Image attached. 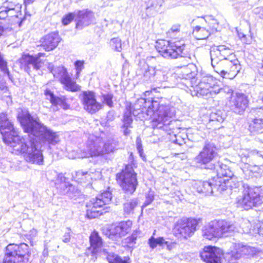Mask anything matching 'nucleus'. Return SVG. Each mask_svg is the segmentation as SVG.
Wrapping results in <instances>:
<instances>
[{
  "label": "nucleus",
  "instance_id": "1",
  "mask_svg": "<svg viewBox=\"0 0 263 263\" xmlns=\"http://www.w3.org/2000/svg\"><path fill=\"white\" fill-rule=\"evenodd\" d=\"M0 132L4 142L12 148V153L23 156L29 163L43 165L44 156L38 144L30 135L21 136L5 113L0 114Z\"/></svg>",
  "mask_w": 263,
  "mask_h": 263
},
{
  "label": "nucleus",
  "instance_id": "2",
  "mask_svg": "<svg viewBox=\"0 0 263 263\" xmlns=\"http://www.w3.org/2000/svg\"><path fill=\"white\" fill-rule=\"evenodd\" d=\"M132 115L147 119L152 118L153 125L158 128L166 127L170 124L175 116L176 110L174 107L169 105L160 104L156 100H147L144 98L137 99L132 107Z\"/></svg>",
  "mask_w": 263,
  "mask_h": 263
},
{
  "label": "nucleus",
  "instance_id": "3",
  "mask_svg": "<svg viewBox=\"0 0 263 263\" xmlns=\"http://www.w3.org/2000/svg\"><path fill=\"white\" fill-rule=\"evenodd\" d=\"M210 55L214 71L223 78L234 79L241 68L233 50L225 45L212 46Z\"/></svg>",
  "mask_w": 263,
  "mask_h": 263
},
{
  "label": "nucleus",
  "instance_id": "4",
  "mask_svg": "<svg viewBox=\"0 0 263 263\" xmlns=\"http://www.w3.org/2000/svg\"><path fill=\"white\" fill-rule=\"evenodd\" d=\"M20 122L24 132L28 133L36 141L42 153L39 144L33 136L38 137L44 144L49 147L54 146L60 142L59 135L57 132L44 125L39 120L33 119L29 114L22 117Z\"/></svg>",
  "mask_w": 263,
  "mask_h": 263
},
{
  "label": "nucleus",
  "instance_id": "5",
  "mask_svg": "<svg viewBox=\"0 0 263 263\" xmlns=\"http://www.w3.org/2000/svg\"><path fill=\"white\" fill-rule=\"evenodd\" d=\"M115 144L110 141L104 143L102 139L93 135L88 138L86 148L81 150L79 158H84L89 157L99 156L104 153H109L113 152Z\"/></svg>",
  "mask_w": 263,
  "mask_h": 263
},
{
  "label": "nucleus",
  "instance_id": "6",
  "mask_svg": "<svg viewBox=\"0 0 263 263\" xmlns=\"http://www.w3.org/2000/svg\"><path fill=\"white\" fill-rule=\"evenodd\" d=\"M137 73L141 76L143 81L159 84L167 80L168 72L166 68L149 66L145 61H142L139 64Z\"/></svg>",
  "mask_w": 263,
  "mask_h": 263
},
{
  "label": "nucleus",
  "instance_id": "7",
  "mask_svg": "<svg viewBox=\"0 0 263 263\" xmlns=\"http://www.w3.org/2000/svg\"><path fill=\"white\" fill-rule=\"evenodd\" d=\"M218 155L217 148L213 143L205 142L202 150L194 158L198 167L204 169L215 170L214 161Z\"/></svg>",
  "mask_w": 263,
  "mask_h": 263
},
{
  "label": "nucleus",
  "instance_id": "8",
  "mask_svg": "<svg viewBox=\"0 0 263 263\" xmlns=\"http://www.w3.org/2000/svg\"><path fill=\"white\" fill-rule=\"evenodd\" d=\"M156 48L164 58L176 59L179 56L184 55L183 51L185 48V44L182 41L159 40L156 43Z\"/></svg>",
  "mask_w": 263,
  "mask_h": 263
},
{
  "label": "nucleus",
  "instance_id": "9",
  "mask_svg": "<svg viewBox=\"0 0 263 263\" xmlns=\"http://www.w3.org/2000/svg\"><path fill=\"white\" fill-rule=\"evenodd\" d=\"M236 203L238 208L245 210L260 205L262 203V201L259 188L244 186L242 195L237 198Z\"/></svg>",
  "mask_w": 263,
  "mask_h": 263
},
{
  "label": "nucleus",
  "instance_id": "10",
  "mask_svg": "<svg viewBox=\"0 0 263 263\" xmlns=\"http://www.w3.org/2000/svg\"><path fill=\"white\" fill-rule=\"evenodd\" d=\"M29 256V246L27 244L10 243L6 248L3 263H25Z\"/></svg>",
  "mask_w": 263,
  "mask_h": 263
},
{
  "label": "nucleus",
  "instance_id": "11",
  "mask_svg": "<svg viewBox=\"0 0 263 263\" xmlns=\"http://www.w3.org/2000/svg\"><path fill=\"white\" fill-rule=\"evenodd\" d=\"M192 87L193 89L191 90L192 96L213 97L223 91L217 84L216 80L211 76L203 77L197 85Z\"/></svg>",
  "mask_w": 263,
  "mask_h": 263
},
{
  "label": "nucleus",
  "instance_id": "12",
  "mask_svg": "<svg viewBox=\"0 0 263 263\" xmlns=\"http://www.w3.org/2000/svg\"><path fill=\"white\" fill-rule=\"evenodd\" d=\"M116 179L122 190L127 194H133L138 185L137 174L130 164L126 165L116 175Z\"/></svg>",
  "mask_w": 263,
  "mask_h": 263
},
{
  "label": "nucleus",
  "instance_id": "13",
  "mask_svg": "<svg viewBox=\"0 0 263 263\" xmlns=\"http://www.w3.org/2000/svg\"><path fill=\"white\" fill-rule=\"evenodd\" d=\"M235 227L233 224L224 220L211 221L203 230V235L208 239L221 237L226 233L234 231Z\"/></svg>",
  "mask_w": 263,
  "mask_h": 263
},
{
  "label": "nucleus",
  "instance_id": "14",
  "mask_svg": "<svg viewBox=\"0 0 263 263\" xmlns=\"http://www.w3.org/2000/svg\"><path fill=\"white\" fill-rule=\"evenodd\" d=\"M111 199V194L108 191L91 199L87 204L86 215L89 219L95 218L102 214V208L108 204Z\"/></svg>",
  "mask_w": 263,
  "mask_h": 263
},
{
  "label": "nucleus",
  "instance_id": "15",
  "mask_svg": "<svg viewBox=\"0 0 263 263\" xmlns=\"http://www.w3.org/2000/svg\"><path fill=\"white\" fill-rule=\"evenodd\" d=\"M48 68L54 77L59 79L60 82L64 85L65 89L72 92H77L80 90V86L72 80L64 67L60 66L54 68L53 65L49 64Z\"/></svg>",
  "mask_w": 263,
  "mask_h": 263
},
{
  "label": "nucleus",
  "instance_id": "16",
  "mask_svg": "<svg viewBox=\"0 0 263 263\" xmlns=\"http://www.w3.org/2000/svg\"><path fill=\"white\" fill-rule=\"evenodd\" d=\"M215 169L217 172V176L215 177L216 180H222L221 184L227 185L226 190L228 189L232 190L233 188H237L238 186L239 182L236 180V178L234 177L233 173L228 166L219 162L218 165H215ZM219 183L220 184V183Z\"/></svg>",
  "mask_w": 263,
  "mask_h": 263
},
{
  "label": "nucleus",
  "instance_id": "17",
  "mask_svg": "<svg viewBox=\"0 0 263 263\" xmlns=\"http://www.w3.org/2000/svg\"><path fill=\"white\" fill-rule=\"evenodd\" d=\"M222 180H216L215 177H213L208 181H198L194 184L195 188L199 193L204 194L205 195H211L215 192L221 193L226 190V185L219 184Z\"/></svg>",
  "mask_w": 263,
  "mask_h": 263
},
{
  "label": "nucleus",
  "instance_id": "18",
  "mask_svg": "<svg viewBox=\"0 0 263 263\" xmlns=\"http://www.w3.org/2000/svg\"><path fill=\"white\" fill-rule=\"evenodd\" d=\"M22 4L18 0H6L0 7V19L15 17L22 20Z\"/></svg>",
  "mask_w": 263,
  "mask_h": 263
},
{
  "label": "nucleus",
  "instance_id": "19",
  "mask_svg": "<svg viewBox=\"0 0 263 263\" xmlns=\"http://www.w3.org/2000/svg\"><path fill=\"white\" fill-rule=\"evenodd\" d=\"M259 252V251L254 247L244 246L240 243L235 245V249L228 255V260L229 263H237L236 260L241 257L245 256L247 258L254 257Z\"/></svg>",
  "mask_w": 263,
  "mask_h": 263
},
{
  "label": "nucleus",
  "instance_id": "20",
  "mask_svg": "<svg viewBox=\"0 0 263 263\" xmlns=\"http://www.w3.org/2000/svg\"><path fill=\"white\" fill-rule=\"evenodd\" d=\"M198 221L195 219H181L178 221L174 230L180 237L187 238L191 237L196 230Z\"/></svg>",
  "mask_w": 263,
  "mask_h": 263
},
{
  "label": "nucleus",
  "instance_id": "21",
  "mask_svg": "<svg viewBox=\"0 0 263 263\" xmlns=\"http://www.w3.org/2000/svg\"><path fill=\"white\" fill-rule=\"evenodd\" d=\"M82 101L84 109L91 114L96 113L102 107V105L97 101L95 94L92 91H84L82 94Z\"/></svg>",
  "mask_w": 263,
  "mask_h": 263
},
{
  "label": "nucleus",
  "instance_id": "22",
  "mask_svg": "<svg viewBox=\"0 0 263 263\" xmlns=\"http://www.w3.org/2000/svg\"><path fill=\"white\" fill-rule=\"evenodd\" d=\"M223 251L215 247H205L203 251L201 253L200 257L206 263H221Z\"/></svg>",
  "mask_w": 263,
  "mask_h": 263
},
{
  "label": "nucleus",
  "instance_id": "23",
  "mask_svg": "<svg viewBox=\"0 0 263 263\" xmlns=\"http://www.w3.org/2000/svg\"><path fill=\"white\" fill-rule=\"evenodd\" d=\"M61 41L58 33L53 32L43 36L41 40V46L46 51L54 50Z\"/></svg>",
  "mask_w": 263,
  "mask_h": 263
},
{
  "label": "nucleus",
  "instance_id": "24",
  "mask_svg": "<svg viewBox=\"0 0 263 263\" xmlns=\"http://www.w3.org/2000/svg\"><path fill=\"white\" fill-rule=\"evenodd\" d=\"M230 104L231 108L234 112L240 114L247 107L248 100L244 94L236 93L231 98Z\"/></svg>",
  "mask_w": 263,
  "mask_h": 263
},
{
  "label": "nucleus",
  "instance_id": "25",
  "mask_svg": "<svg viewBox=\"0 0 263 263\" xmlns=\"http://www.w3.org/2000/svg\"><path fill=\"white\" fill-rule=\"evenodd\" d=\"M76 28L81 30L95 21L94 14L91 11L83 10L77 12Z\"/></svg>",
  "mask_w": 263,
  "mask_h": 263
},
{
  "label": "nucleus",
  "instance_id": "26",
  "mask_svg": "<svg viewBox=\"0 0 263 263\" xmlns=\"http://www.w3.org/2000/svg\"><path fill=\"white\" fill-rule=\"evenodd\" d=\"M47 99L49 100L51 104L50 109L52 111H57L60 108L66 109L68 108V105L66 102L64 97H56L50 90H46L44 92Z\"/></svg>",
  "mask_w": 263,
  "mask_h": 263
},
{
  "label": "nucleus",
  "instance_id": "27",
  "mask_svg": "<svg viewBox=\"0 0 263 263\" xmlns=\"http://www.w3.org/2000/svg\"><path fill=\"white\" fill-rule=\"evenodd\" d=\"M45 56L44 53L40 52L35 56L26 55L23 58V61L26 65V70L29 73L31 69L39 70L42 66V62L40 58Z\"/></svg>",
  "mask_w": 263,
  "mask_h": 263
},
{
  "label": "nucleus",
  "instance_id": "28",
  "mask_svg": "<svg viewBox=\"0 0 263 263\" xmlns=\"http://www.w3.org/2000/svg\"><path fill=\"white\" fill-rule=\"evenodd\" d=\"M132 225L131 221L121 222L110 230V234L116 237H122L130 231Z\"/></svg>",
  "mask_w": 263,
  "mask_h": 263
},
{
  "label": "nucleus",
  "instance_id": "29",
  "mask_svg": "<svg viewBox=\"0 0 263 263\" xmlns=\"http://www.w3.org/2000/svg\"><path fill=\"white\" fill-rule=\"evenodd\" d=\"M73 177L79 183H90L93 177V174L91 172L79 170L75 172Z\"/></svg>",
  "mask_w": 263,
  "mask_h": 263
},
{
  "label": "nucleus",
  "instance_id": "30",
  "mask_svg": "<svg viewBox=\"0 0 263 263\" xmlns=\"http://www.w3.org/2000/svg\"><path fill=\"white\" fill-rule=\"evenodd\" d=\"M249 123V130L253 134H260L263 133V118H251Z\"/></svg>",
  "mask_w": 263,
  "mask_h": 263
},
{
  "label": "nucleus",
  "instance_id": "31",
  "mask_svg": "<svg viewBox=\"0 0 263 263\" xmlns=\"http://www.w3.org/2000/svg\"><path fill=\"white\" fill-rule=\"evenodd\" d=\"M123 124L122 125V129L124 135L127 136L130 133V130L128 129L132 127V124L133 123V118L132 116L131 109L127 108L124 112L123 118Z\"/></svg>",
  "mask_w": 263,
  "mask_h": 263
},
{
  "label": "nucleus",
  "instance_id": "32",
  "mask_svg": "<svg viewBox=\"0 0 263 263\" xmlns=\"http://www.w3.org/2000/svg\"><path fill=\"white\" fill-rule=\"evenodd\" d=\"M182 77L185 79H193L197 74V68L195 65L189 64L181 67Z\"/></svg>",
  "mask_w": 263,
  "mask_h": 263
},
{
  "label": "nucleus",
  "instance_id": "33",
  "mask_svg": "<svg viewBox=\"0 0 263 263\" xmlns=\"http://www.w3.org/2000/svg\"><path fill=\"white\" fill-rule=\"evenodd\" d=\"M138 204V200L136 198L127 200L123 204L124 214L126 216L133 214Z\"/></svg>",
  "mask_w": 263,
  "mask_h": 263
},
{
  "label": "nucleus",
  "instance_id": "34",
  "mask_svg": "<svg viewBox=\"0 0 263 263\" xmlns=\"http://www.w3.org/2000/svg\"><path fill=\"white\" fill-rule=\"evenodd\" d=\"M210 34L211 30L199 26H196L193 31V34L197 40L206 39Z\"/></svg>",
  "mask_w": 263,
  "mask_h": 263
},
{
  "label": "nucleus",
  "instance_id": "35",
  "mask_svg": "<svg viewBox=\"0 0 263 263\" xmlns=\"http://www.w3.org/2000/svg\"><path fill=\"white\" fill-rule=\"evenodd\" d=\"M168 242L163 237L155 238L153 236H151L148 240V243L152 249L156 248L157 246L163 248L166 247Z\"/></svg>",
  "mask_w": 263,
  "mask_h": 263
},
{
  "label": "nucleus",
  "instance_id": "36",
  "mask_svg": "<svg viewBox=\"0 0 263 263\" xmlns=\"http://www.w3.org/2000/svg\"><path fill=\"white\" fill-rule=\"evenodd\" d=\"M59 181L62 186L65 187L63 191L64 194H67L70 197V192L74 190V186L68 182L66 181V178L62 174L59 175L58 177L57 182L59 183Z\"/></svg>",
  "mask_w": 263,
  "mask_h": 263
},
{
  "label": "nucleus",
  "instance_id": "37",
  "mask_svg": "<svg viewBox=\"0 0 263 263\" xmlns=\"http://www.w3.org/2000/svg\"><path fill=\"white\" fill-rule=\"evenodd\" d=\"M89 241L91 247L94 249L100 248L102 244V239L96 231H93L89 237Z\"/></svg>",
  "mask_w": 263,
  "mask_h": 263
},
{
  "label": "nucleus",
  "instance_id": "38",
  "mask_svg": "<svg viewBox=\"0 0 263 263\" xmlns=\"http://www.w3.org/2000/svg\"><path fill=\"white\" fill-rule=\"evenodd\" d=\"M204 21L209 25L210 29L212 31L217 30L218 26V22L212 15H207L204 17Z\"/></svg>",
  "mask_w": 263,
  "mask_h": 263
},
{
  "label": "nucleus",
  "instance_id": "39",
  "mask_svg": "<svg viewBox=\"0 0 263 263\" xmlns=\"http://www.w3.org/2000/svg\"><path fill=\"white\" fill-rule=\"evenodd\" d=\"M224 115L221 111H218L216 112H212L210 114V121L222 123L224 121Z\"/></svg>",
  "mask_w": 263,
  "mask_h": 263
},
{
  "label": "nucleus",
  "instance_id": "40",
  "mask_svg": "<svg viewBox=\"0 0 263 263\" xmlns=\"http://www.w3.org/2000/svg\"><path fill=\"white\" fill-rule=\"evenodd\" d=\"M163 4V0H149L146 4V11H148V9L150 8H153L157 10L161 7Z\"/></svg>",
  "mask_w": 263,
  "mask_h": 263
},
{
  "label": "nucleus",
  "instance_id": "41",
  "mask_svg": "<svg viewBox=\"0 0 263 263\" xmlns=\"http://www.w3.org/2000/svg\"><path fill=\"white\" fill-rule=\"evenodd\" d=\"M107 259L109 263H127L125 259H123L121 257L115 254H108Z\"/></svg>",
  "mask_w": 263,
  "mask_h": 263
},
{
  "label": "nucleus",
  "instance_id": "42",
  "mask_svg": "<svg viewBox=\"0 0 263 263\" xmlns=\"http://www.w3.org/2000/svg\"><path fill=\"white\" fill-rule=\"evenodd\" d=\"M250 119L251 118H261L263 116V107L252 108L249 114Z\"/></svg>",
  "mask_w": 263,
  "mask_h": 263
},
{
  "label": "nucleus",
  "instance_id": "43",
  "mask_svg": "<svg viewBox=\"0 0 263 263\" xmlns=\"http://www.w3.org/2000/svg\"><path fill=\"white\" fill-rule=\"evenodd\" d=\"M110 44L115 50L120 52L122 50L121 40L118 38H113L110 41Z\"/></svg>",
  "mask_w": 263,
  "mask_h": 263
},
{
  "label": "nucleus",
  "instance_id": "44",
  "mask_svg": "<svg viewBox=\"0 0 263 263\" xmlns=\"http://www.w3.org/2000/svg\"><path fill=\"white\" fill-rule=\"evenodd\" d=\"M176 139L174 140V142L182 145L186 143L187 140V135L185 133H180L177 135H175Z\"/></svg>",
  "mask_w": 263,
  "mask_h": 263
},
{
  "label": "nucleus",
  "instance_id": "45",
  "mask_svg": "<svg viewBox=\"0 0 263 263\" xmlns=\"http://www.w3.org/2000/svg\"><path fill=\"white\" fill-rule=\"evenodd\" d=\"M102 97L104 104H105L109 107H113V102L112 101L113 95L111 93L103 94Z\"/></svg>",
  "mask_w": 263,
  "mask_h": 263
},
{
  "label": "nucleus",
  "instance_id": "46",
  "mask_svg": "<svg viewBox=\"0 0 263 263\" xmlns=\"http://www.w3.org/2000/svg\"><path fill=\"white\" fill-rule=\"evenodd\" d=\"M141 234V231L139 230L135 231L132 235L126 238L127 242L129 244H135L137 238L140 237Z\"/></svg>",
  "mask_w": 263,
  "mask_h": 263
},
{
  "label": "nucleus",
  "instance_id": "47",
  "mask_svg": "<svg viewBox=\"0 0 263 263\" xmlns=\"http://www.w3.org/2000/svg\"><path fill=\"white\" fill-rule=\"evenodd\" d=\"M77 16V12L69 13L62 18V23L64 25H68Z\"/></svg>",
  "mask_w": 263,
  "mask_h": 263
},
{
  "label": "nucleus",
  "instance_id": "48",
  "mask_svg": "<svg viewBox=\"0 0 263 263\" xmlns=\"http://www.w3.org/2000/svg\"><path fill=\"white\" fill-rule=\"evenodd\" d=\"M74 66L76 70V74L78 77H79L82 70L84 68V61H77L74 63Z\"/></svg>",
  "mask_w": 263,
  "mask_h": 263
},
{
  "label": "nucleus",
  "instance_id": "49",
  "mask_svg": "<svg viewBox=\"0 0 263 263\" xmlns=\"http://www.w3.org/2000/svg\"><path fill=\"white\" fill-rule=\"evenodd\" d=\"M136 145L137 149L138 151V153L142 158H144V154H143V149L142 148V145L141 142V140L139 137L137 138L136 139Z\"/></svg>",
  "mask_w": 263,
  "mask_h": 263
},
{
  "label": "nucleus",
  "instance_id": "50",
  "mask_svg": "<svg viewBox=\"0 0 263 263\" xmlns=\"http://www.w3.org/2000/svg\"><path fill=\"white\" fill-rule=\"evenodd\" d=\"M237 34L239 38L243 43L245 44H250L251 43V39L249 37H247L243 33L237 31Z\"/></svg>",
  "mask_w": 263,
  "mask_h": 263
},
{
  "label": "nucleus",
  "instance_id": "51",
  "mask_svg": "<svg viewBox=\"0 0 263 263\" xmlns=\"http://www.w3.org/2000/svg\"><path fill=\"white\" fill-rule=\"evenodd\" d=\"M71 239V230L67 228L63 236L62 241L64 243H68L70 242Z\"/></svg>",
  "mask_w": 263,
  "mask_h": 263
},
{
  "label": "nucleus",
  "instance_id": "52",
  "mask_svg": "<svg viewBox=\"0 0 263 263\" xmlns=\"http://www.w3.org/2000/svg\"><path fill=\"white\" fill-rule=\"evenodd\" d=\"M154 200V195L153 194L149 193L146 197V200L142 206V208L143 206H146L149 204H150L152 201Z\"/></svg>",
  "mask_w": 263,
  "mask_h": 263
},
{
  "label": "nucleus",
  "instance_id": "53",
  "mask_svg": "<svg viewBox=\"0 0 263 263\" xmlns=\"http://www.w3.org/2000/svg\"><path fill=\"white\" fill-rule=\"evenodd\" d=\"M255 155H256L259 157H262V155L261 153L255 149L249 151L246 156L248 157H250Z\"/></svg>",
  "mask_w": 263,
  "mask_h": 263
},
{
  "label": "nucleus",
  "instance_id": "54",
  "mask_svg": "<svg viewBox=\"0 0 263 263\" xmlns=\"http://www.w3.org/2000/svg\"><path fill=\"white\" fill-rule=\"evenodd\" d=\"M180 30V26L176 25H174L172 27V28L168 30V33L171 35V33L179 32Z\"/></svg>",
  "mask_w": 263,
  "mask_h": 263
},
{
  "label": "nucleus",
  "instance_id": "55",
  "mask_svg": "<svg viewBox=\"0 0 263 263\" xmlns=\"http://www.w3.org/2000/svg\"><path fill=\"white\" fill-rule=\"evenodd\" d=\"M176 243L175 242H168L167 245L166 246V249L171 251L176 246Z\"/></svg>",
  "mask_w": 263,
  "mask_h": 263
},
{
  "label": "nucleus",
  "instance_id": "56",
  "mask_svg": "<svg viewBox=\"0 0 263 263\" xmlns=\"http://www.w3.org/2000/svg\"><path fill=\"white\" fill-rule=\"evenodd\" d=\"M258 233L260 235L263 236V221L259 223V226L258 228Z\"/></svg>",
  "mask_w": 263,
  "mask_h": 263
},
{
  "label": "nucleus",
  "instance_id": "57",
  "mask_svg": "<svg viewBox=\"0 0 263 263\" xmlns=\"http://www.w3.org/2000/svg\"><path fill=\"white\" fill-rule=\"evenodd\" d=\"M107 121H112L114 119V113L111 111L108 112L107 116Z\"/></svg>",
  "mask_w": 263,
  "mask_h": 263
},
{
  "label": "nucleus",
  "instance_id": "58",
  "mask_svg": "<svg viewBox=\"0 0 263 263\" xmlns=\"http://www.w3.org/2000/svg\"><path fill=\"white\" fill-rule=\"evenodd\" d=\"M34 2H35L34 0H24V4L26 8L28 5L33 4Z\"/></svg>",
  "mask_w": 263,
  "mask_h": 263
},
{
  "label": "nucleus",
  "instance_id": "59",
  "mask_svg": "<svg viewBox=\"0 0 263 263\" xmlns=\"http://www.w3.org/2000/svg\"><path fill=\"white\" fill-rule=\"evenodd\" d=\"M55 184H56V185H57V187L58 189H59L60 190L62 194H64L63 191V190L65 189V187L62 186L61 185V184H59V183H58V182H56V183H55Z\"/></svg>",
  "mask_w": 263,
  "mask_h": 263
},
{
  "label": "nucleus",
  "instance_id": "60",
  "mask_svg": "<svg viewBox=\"0 0 263 263\" xmlns=\"http://www.w3.org/2000/svg\"><path fill=\"white\" fill-rule=\"evenodd\" d=\"M0 90L5 92L8 91V88L5 84H0Z\"/></svg>",
  "mask_w": 263,
  "mask_h": 263
},
{
  "label": "nucleus",
  "instance_id": "61",
  "mask_svg": "<svg viewBox=\"0 0 263 263\" xmlns=\"http://www.w3.org/2000/svg\"><path fill=\"white\" fill-rule=\"evenodd\" d=\"M4 31V27L3 26L2 23L0 22V36L3 35Z\"/></svg>",
  "mask_w": 263,
  "mask_h": 263
},
{
  "label": "nucleus",
  "instance_id": "62",
  "mask_svg": "<svg viewBox=\"0 0 263 263\" xmlns=\"http://www.w3.org/2000/svg\"><path fill=\"white\" fill-rule=\"evenodd\" d=\"M40 263H45V260L43 258H42L40 260Z\"/></svg>",
  "mask_w": 263,
  "mask_h": 263
},
{
  "label": "nucleus",
  "instance_id": "63",
  "mask_svg": "<svg viewBox=\"0 0 263 263\" xmlns=\"http://www.w3.org/2000/svg\"><path fill=\"white\" fill-rule=\"evenodd\" d=\"M43 255L44 257H46L47 255V252H45V251L43 252Z\"/></svg>",
  "mask_w": 263,
  "mask_h": 263
},
{
  "label": "nucleus",
  "instance_id": "64",
  "mask_svg": "<svg viewBox=\"0 0 263 263\" xmlns=\"http://www.w3.org/2000/svg\"><path fill=\"white\" fill-rule=\"evenodd\" d=\"M261 69H263V66H262ZM260 73H263V71H260Z\"/></svg>",
  "mask_w": 263,
  "mask_h": 263
}]
</instances>
